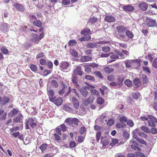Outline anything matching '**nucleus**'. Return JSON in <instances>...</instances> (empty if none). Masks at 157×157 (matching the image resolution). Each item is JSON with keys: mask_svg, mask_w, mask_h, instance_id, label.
<instances>
[{"mask_svg": "<svg viewBox=\"0 0 157 157\" xmlns=\"http://www.w3.org/2000/svg\"><path fill=\"white\" fill-rule=\"evenodd\" d=\"M133 137L136 139L141 144H142L144 145H146L147 144V143L145 141L140 138L137 136H136L135 135H133Z\"/></svg>", "mask_w": 157, "mask_h": 157, "instance_id": "nucleus-18", "label": "nucleus"}, {"mask_svg": "<svg viewBox=\"0 0 157 157\" xmlns=\"http://www.w3.org/2000/svg\"><path fill=\"white\" fill-rule=\"evenodd\" d=\"M92 59L91 57L87 56H82L80 58V60L82 62H86L89 61Z\"/></svg>", "mask_w": 157, "mask_h": 157, "instance_id": "nucleus-17", "label": "nucleus"}, {"mask_svg": "<svg viewBox=\"0 0 157 157\" xmlns=\"http://www.w3.org/2000/svg\"><path fill=\"white\" fill-rule=\"evenodd\" d=\"M30 68L31 70L33 71H36L37 70V67L35 65L33 64H31L30 65Z\"/></svg>", "mask_w": 157, "mask_h": 157, "instance_id": "nucleus-62", "label": "nucleus"}, {"mask_svg": "<svg viewBox=\"0 0 157 157\" xmlns=\"http://www.w3.org/2000/svg\"><path fill=\"white\" fill-rule=\"evenodd\" d=\"M87 90H89V88L87 86H85L84 88H82L80 90V93L83 97H85L87 95L88 92Z\"/></svg>", "mask_w": 157, "mask_h": 157, "instance_id": "nucleus-6", "label": "nucleus"}, {"mask_svg": "<svg viewBox=\"0 0 157 157\" xmlns=\"http://www.w3.org/2000/svg\"><path fill=\"white\" fill-rule=\"evenodd\" d=\"M114 120L112 119H110L108 121L107 123V124L109 126H111L114 123Z\"/></svg>", "mask_w": 157, "mask_h": 157, "instance_id": "nucleus-55", "label": "nucleus"}, {"mask_svg": "<svg viewBox=\"0 0 157 157\" xmlns=\"http://www.w3.org/2000/svg\"><path fill=\"white\" fill-rule=\"evenodd\" d=\"M48 145L47 144H44L40 146V148L42 152H43L46 149Z\"/></svg>", "mask_w": 157, "mask_h": 157, "instance_id": "nucleus-33", "label": "nucleus"}, {"mask_svg": "<svg viewBox=\"0 0 157 157\" xmlns=\"http://www.w3.org/2000/svg\"><path fill=\"white\" fill-rule=\"evenodd\" d=\"M80 133L82 134H85L86 132V129L84 126L81 127L80 129Z\"/></svg>", "mask_w": 157, "mask_h": 157, "instance_id": "nucleus-59", "label": "nucleus"}, {"mask_svg": "<svg viewBox=\"0 0 157 157\" xmlns=\"http://www.w3.org/2000/svg\"><path fill=\"white\" fill-rule=\"evenodd\" d=\"M143 133L144 132L139 131L138 129H135L132 132L133 135H135L136 136H137L138 135L141 137H142Z\"/></svg>", "mask_w": 157, "mask_h": 157, "instance_id": "nucleus-20", "label": "nucleus"}, {"mask_svg": "<svg viewBox=\"0 0 157 157\" xmlns=\"http://www.w3.org/2000/svg\"><path fill=\"white\" fill-rule=\"evenodd\" d=\"M67 123V125H71L72 124V118H68L66 119L64 122Z\"/></svg>", "mask_w": 157, "mask_h": 157, "instance_id": "nucleus-40", "label": "nucleus"}, {"mask_svg": "<svg viewBox=\"0 0 157 157\" xmlns=\"http://www.w3.org/2000/svg\"><path fill=\"white\" fill-rule=\"evenodd\" d=\"M119 121L122 123H124L127 121V119L125 117H121L119 118Z\"/></svg>", "mask_w": 157, "mask_h": 157, "instance_id": "nucleus-57", "label": "nucleus"}, {"mask_svg": "<svg viewBox=\"0 0 157 157\" xmlns=\"http://www.w3.org/2000/svg\"><path fill=\"white\" fill-rule=\"evenodd\" d=\"M149 120L148 121V125L149 126L154 127L155 124L157 123V119L155 117L151 115H148Z\"/></svg>", "mask_w": 157, "mask_h": 157, "instance_id": "nucleus-3", "label": "nucleus"}, {"mask_svg": "<svg viewBox=\"0 0 157 157\" xmlns=\"http://www.w3.org/2000/svg\"><path fill=\"white\" fill-rule=\"evenodd\" d=\"M14 6L16 9L19 11L22 12L24 10V8L21 4L16 3Z\"/></svg>", "mask_w": 157, "mask_h": 157, "instance_id": "nucleus-14", "label": "nucleus"}, {"mask_svg": "<svg viewBox=\"0 0 157 157\" xmlns=\"http://www.w3.org/2000/svg\"><path fill=\"white\" fill-rule=\"evenodd\" d=\"M72 100L73 106L75 109L77 110L79 106V101L78 100L76 99V98L74 97H72Z\"/></svg>", "mask_w": 157, "mask_h": 157, "instance_id": "nucleus-9", "label": "nucleus"}, {"mask_svg": "<svg viewBox=\"0 0 157 157\" xmlns=\"http://www.w3.org/2000/svg\"><path fill=\"white\" fill-rule=\"evenodd\" d=\"M138 7L141 10L145 11L147 9V5L145 2H142L139 4Z\"/></svg>", "mask_w": 157, "mask_h": 157, "instance_id": "nucleus-7", "label": "nucleus"}, {"mask_svg": "<svg viewBox=\"0 0 157 157\" xmlns=\"http://www.w3.org/2000/svg\"><path fill=\"white\" fill-rule=\"evenodd\" d=\"M97 46V44L95 43H89L87 44V47L88 48H93Z\"/></svg>", "mask_w": 157, "mask_h": 157, "instance_id": "nucleus-37", "label": "nucleus"}, {"mask_svg": "<svg viewBox=\"0 0 157 157\" xmlns=\"http://www.w3.org/2000/svg\"><path fill=\"white\" fill-rule=\"evenodd\" d=\"M131 146L132 148L135 151H140L141 150L140 148L134 145H132Z\"/></svg>", "mask_w": 157, "mask_h": 157, "instance_id": "nucleus-54", "label": "nucleus"}, {"mask_svg": "<svg viewBox=\"0 0 157 157\" xmlns=\"http://www.w3.org/2000/svg\"><path fill=\"white\" fill-rule=\"evenodd\" d=\"M124 79V77L123 76H121L118 78L117 84L120 86H121L122 84V83Z\"/></svg>", "mask_w": 157, "mask_h": 157, "instance_id": "nucleus-23", "label": "nucleus"}, {"mask_svg": "<svg viewBox=\"0 0 157 157\" xmlns=\"http://www.w3.org/2000/svg\"><path fill=\"white\" fill-rule=\"evenodd\" d=\"M69 63L67 62L63 61L60 63V67L63 70H66L69 67Z\"/></svg>", "mask_w": 157, "mask_h": 157, "instance_id": "nucleus-11", "label": "nucleus"}, {"mask_svg": "<svg viewBox=\"0 0 157 157\" xmlns=\"http://www.w3.org/2000/svg\"><path fill=\"white\" fill-rule=\"evenodd\" d=\"M133 83V84L137 87H139L141 84L140 79L137 78L134 79Z\"/></svg>", "mask_w": 157, "mask_h": 157, "instance_id": "nucleus-22", "label": "nucleus"}, {"mask_svg": "<svg viewBox=\"0 0 157 157\" xmlns=\"http://www.w3.org/2000/svg\"><path fill=\"white\" fill-rule=\"evenodd\" d=\"M102 50L105 52H108L110 51V48L108 46H104L102 47Z\"/></svg>", "mask_w": 157, "mask_h": 157, "instance_id": "nucleus-53", "label": "nucleus"}, {"mask_svg": "<svg viewBox=\"0 0 157 157\" xmlns=\"http://www.w3.org/2000/svg\"><path fill=\"white\" fill-rule=\"evenodd\" d=\"M97 102L98 104L102 105L104 103V100L101 97H99L97 99Z\"/></svg>", "mask_w": 157, "mask_h": 157, "instance_id": "nucleus-42", "label": "nucleus"}, {"mask_svg": "<svg viewBox=\"0 0 157 157\" xmlns=\"http://www.w3.org/2000/svg\"><path fill=\"white\" fill-rule=\"evenodd\" d=\"M70 87L67 88V86H64L63 88L59 91V94L61 96L64 95V97L68 95L70 93Z\"/></svg>", "mask_w": 157, "mask_h": 157, "instance_id": "nucleus-4", "label": "nucleus"}, {"mask_svg": "<svg viewBox=\"0 0 157 157\" xmlns=\"http://www.w3.org/2000/svg\"><path fill=\"white\" fill-rule=\"evenodd\" d=\"M71 88L70 87V89ZM71 92V95L73 96H76L78 98H79V96L78 94L76 92L75 89H73L71 90L70 89V92Z\"/></svg>", "mask_w": 157, "mask_h": 157, "instance_id": "nucleus-29", "label": "nucleus"}, {"mask_svg": "<svg viewBox=\"0 0 157 157\" xmlns=\"http://www.w3.org/2000/svg\"><path fill=\"white\" fill-rule=\"evenodd\" d=\"M90 66L89 65H85L84 67L85 69V71L87 73H89L91 71V69L90 68Z\"/></svg>", "mask_w": 157, "mask_h": 157, "instance_id": "nucleus-36", "label": "nucleus"}, {"mask_svg": "<svg viewBox=\"0 0 157 157\" xmlns=\"http://www.w3.org/2000/svg\"><path fill=\"white\" fill-rule=\"evenodd\" d=\"M18 112V111L15 109H13L9 113V114L11 117L14 116Z\"/></svg>", "mask_w": 157, "mask_h": 157, "instance_id": "nucleus-28", "label": "nucleus"}, {"mask_svg": "<svg viewBox=\"0 0 157 157\" xmlns=\"http://www.w3.org/2000/svg\"><path fill=\"white\" fill-rule=\"evenodd\" d=\"M91 92L92 94L97 96H99V93L98 91L95 89H92L91 90Z\"/></svg>", "mask_w": 157, "mask_h": 157, "instance_id": "nucleus-50", "label": "nucleus"}, {"mask_svg": "<svg viewBox=\"0 0 157 157\" xmlns=\"http://www.w3.org/2000/svg\"><path fill=\"white\" fill-rule=\"evenodd\" d=\"M98 21V19L96 17H94L91 18L89 20V22L91 23H94L97 22Z\"/></svg>", "mask_w": 157, "mask_h": 157, "instance_id": "nucleus-58", "label": "nucleus"}, {"mask_svg": "<svg viewBox=\"0 0 157 157\" xmlns=\"http://www.w3.org/2000/svg\"><path fill=\"white\" fill-rule=\"evenodd\" d=\"M73 71L75 74V75H77L81 76L82 75V72L81 67H77L76 69L73 70Z\"/></svg>", "mask_w": 157, "mask_h": 157, "instance_id": "nucleus-10", "label": "nucleus"}, {"mask_svg": "<svg viewBox=\"0 0 157 157\" xmlns=\"http://www.w3.org/2000/svg\"><path fill=\"white\" fill-rule=\"evenodd\" d=\"M118 143V140L117 139H113L112 140V142L110 143V145L111 146H113L115 144H117Z\"/></svg>", "mask_w": 157, "mask_h": 157, "instance_id": "nucleus-49", "label": "nucleus"}, {"mask_svg": "<svg viewBox=\"0 0 157 157\" xmlns=\"http://www.w3.org/2000/svg\"><path fill=\"white\" fill-rule=\"evenodd\" d=\"M101 135V132L100 131H98L96 133V141L98 142L100 139V136Z\"/></svg>", "mask_w": 157, "mask_h": 157, "instance_id": "nucleus-41", "label": "nucleus"}, {"mask_svg": "<svg viewBox=\"0 0 157 157\" xmlns=\"http://www.w3.org/2000/svg\"><path fill=\"white\" fill-rule=\"evenodd\" d=\"M33 24L34 25L38 27H40L42 26V23L41 22L38 20L34 21Z\"/></svg>", "mask_w": 157, "mask_h": 157, "instance_id": "nucleus-32", "label": "nucleus"}, {"mask_svg": "<svg viewBox=\"0 0 157 157\" xmlns=\"http://www.w3.org/2000/svg\"><path fill=\"white\" fill-rule=\"evenodd\" d=\"M125 33L126 36H128L129 38H133V34L130 31L126 30Z\"/></svg>", "mask_w": 157, "mask_h": 157, "instance_id": "nucleus-46", "label": "nucleus"}, {"mask_svg": "<svg viewBox=\"0 0 157 157\" xmlns=\"http://www.w3.org/2000/svg\"><path fill=\"white\" fill-rule=\"evenodd\" d=\"M141 129L142 130L147 133H149L151 132L150 129L145 126L141 127Z\"/></svg>", "mask_w": 157, "mask_h": 157, "instance_id": "nucleus-39", "label": "nucleus"}, {"mask_svg": "<svg viewBox=\"0 0 157 157\" xmlns=\"http://www.w3.org/2000/svg\"><path fill=\"white\" fill-rule=\"evenodd\" d=\"M71 55L75 57H77L78 56V53L75 50H73L71 52Z\"/></svg>", "mask_w": 157, "mask_h": 157, "instance_id": "nucleus-56", "label": "nucleus"}, {"mask_svg": "<svg viewBox=\"0 0 157 157\" xmlns=\"http://www.w3.org/2000/svg\"><path fill=\"white\" fill-rule=\"evenodd\" d=\"M10 101L9 98L7 97H4L2 98V104L4 105Z\"/></svg>", "mask_w": 157, "mask_h": 157, "instance_id": "nucleus-24", "label": "nucleus"}, {"mask_svg": "<svg viewBox=\"0 0 157 157\" xmlns=\"http://www.w3.org/2000/svg\"><path fill=\"white\" fill-rule=\"evenodd\" d=\"M0 29L2 30H6L8 29L7 24L6 23H3L0 26Z\"/></svg>", "mask_w": 157, "mask_h": 157, "instance_id": "nucleus-30", "label": "nucleus"}, {"mask_svg": "<svg viewBox=\"0 0 157 157\" xmlns=\"http://www.w3.org/2000/svg\"><path fill=\"white\" fill-rule=\"evenodd\" d=\"M142 78L143 80V83L145 86H147L146 83L148 82L147 76L145 75H142Z\"/></svg>", "mask_w": 157, "mask_h": 157, "instance_id": "nucleus-27", "label": "nucleus"}, {"mask_svg": "<svg viewBox=\"0 0 157 157\" xmlns=\"http://www.w3.org/2000/svg\"><path fill=\"white\" fill-rule=\"evenodd\" d=\"M32 37L33 38V40L35 43L37 44L40 41L38 35L35 34L32 35Z\"/></svg>", "mask_w": 157, "mask_h": 157, "instance_id": "nucleus-21", "label": "nucleus"}, {"mask_svg": "<svg viewBox=\"0 0 157 157\" xmlns=\"http://www.w3.org/2000/svg\"><path fill=\"white\" fill-rule=\"evenodd\" d=\"M76 41L75 40H70L69 41V46H73L74 45H75L76 44Z\"/></svg>", "mask_w": 157, "mask_h": 157, "instance_id": "nucleus-60", "label": "nucleus"}, {"mask_svg": "<svg viewBox=\"0 0 157 157\" xmlns=\"http://www.w3.org/2000/svg\"><path fill=\"white\" fill-rule=\"evenodd\" d=\"M91 39L90 36H88L87 37H82L78 39V40L80 41H85Z\"/></svg>", "mask_w": 157, "mask_h": 157, "instance_id": "nucleus-34", "label": "nucleus"}, {"mask_svg": "<svg viewBox=\"0 0 157 157\" xmlns=\"http://www.w3.org/2000/svg\"><path fill=\"white\" fill-rule=\"evenodd\" d=\"M23 116L21 114L19 113L17 116L14 118L13 121L15 122H21V120L22 119Z\"/></svg>", "mask_w": 157, "mask_h": 157, "instance_id": "nucleus-19", "label": "nucleus"}, {"mask_svg": "<svg viewBox=\"0 0 157 157\" xmlns=\"http://www.w3.org/2000/svg\"><path fill=\"white\" fill-rule=\"evenodd\" d=\"M51 84L52 86L56 88L58 86V84L57 82L55 80H53L51 82Z\"/></svg>", "mask_w": 157, "mask_h": 157, "instance_id": "nucleus-51", "label": "nucleus"}, {"mask_svg": "<svg viewBox=\"0 0 157 157\" xmlns=\"http://www.w3.org/2000/svg\"><path fill=\"white\" fill-rule=\"evenodd\" d=\"M133 61L132 60L126 61L125 63L126 67H131V65L132 64Z\"/></svg>", "mask_w": 157, "mask_h": 157, "instance_id": "nucleus-43", "label": "nucleus"}, {"mask_svg": "<svg viewBox=\"0 0 157 157\" xmlns=\"http://www.w3.org/2000/svg\"><path fill=\"white\" fill-rule=\"evenodd\" d=\"M93 101V99L91 98L90 97L84 101V104L85 105H87L88 104L91 103Z\"/></svg>", "mask_w": 157, "mask_h": 157, "instance_id": "nucleus-48", "label": "nucleus"}, {"mask_svg": "<svg viewBox=\"0 0 157 157\" xmlns=\"http://www.w3.org/2000/svg\"><path fill=\"white\" fill-rule=\"evenodd\" d=\"M143 70L147 75H149L150 73V68L149 67L147 66L143 67Z\"/></svg>", "mask_w": 157, "mask_h": 157, "instance_id": "nucleus-38", "label": "nucleus"}, {"mask_svg": "<svg viewBox=\"0 0 157 157\" xmlns=\"http://www.w3.org/2000/svg\"><path fill=\"white\" fill-rule=\"evenodd\" d=\"M101 143H102L103 147H106L107 145H108L109 144V141L107 140H104V138L103 137H101Z\"/></svg>", "mask_w": 157, "mask_h": 157, "instance_id": "nucleus-25", "label": "nucleus"}, {"mask_svg": "<svg viewBox=\"0 0 157 157\" xmlns=\"http://www.w3.org/2000/svg\"><path fill=\"white\" fill-rule=\"evenodd\" d=\"M152 65L155 68H157V58L154 59Z\"/></svg>", "mask_w": 157, "mask_h": 157, "instance_id": "nucleus-64", "label": "nucleus"}, {"mask_svg": "<svg viewBox=\"0 0 157 157\" xmlns=\"http://www.w3.org/2000/svg\"><path fill=\"white\" fill-rule=\"evenodd\" d=\"M132 95L133 98L136 99L138 98L140 96V94L138 92L133 93Z\"/></svg>", "mask_w": 157, "mask_h": 157, "instance_id": "nucleus-47", "label": "nucleus"}, {"mask_svg": "<svg viewBox=\"0 0 157 157\" xmlns=\"http://www.w3.org/2000/svg\"><path fill=\"white\" fill-rule=\"evenodd\" d=\"M1 51L4 54L6 55L7 54L9 53L8 50L4 47L2 48H1Z\"/></svg>", "mask_w": 157, "mask_h": 157, "instance_id": "nucleus-61", "label": "nucleus"}, {"mask_svg": "<svg viewBox=\"0 0 157 157\" xmlns=\"http://www.w3.org/2000/svg\"><path fill=\"white\" fill-rule=\"evenodd\" d=\"M35 118L29 117L28 119L26 120V121L25 123V129H29V124L32 128H34L37 125V124L35 122Z\"/></svg>", "mask_w": 157, "mask_h": 157, "instance_id": "nucleus-2", "label": "nucleus"}, {"mask_svg": "<svg viewBox=\"0 0 157 157\" xmlns=\"http://www.w3.org/2000/svg\"><path fill=\"white\" fill-rule=\"evenodd\" d=\"M147 25L149 27H151L155 26L156 25V23L155 20L152 19H148L147 21Z\"/></svg>", "mask_w": 157, "mask_h": 157, "instance_id": "nucleus-13", "label": "nucleus"}, {"mask_svg": "<svg viewBox=\"0 0 157 157\" xmlns=\"http://www.w3.org/2000/svg\"><path fill=\"white\" fill-rule=\"evenodd\" d=\"M116 29L118 33L116 35L117 38L120 40H124L125 37L124 33L127 30V28L122 26H119L116 27Z\"/></svg>", "mask_w": 157, "mask_h": 157, "instance_id": "nucleus-1", "label": "nucleus"}, {"mask_svg": "<svg viewBox=\"0 0 157 157\" xmlns=\"http://www.w3.org/2000/svg\"><path fill=\"white\" fill-rule=\"evenodd\" d=\"M105 20L108 22L110 23L115 21V18L112 16L107 15L105 18Z\"/></svg>", "mask_w": 157, "mask_h": 157, "instance_id": "nucleus-12", "label": "nucleus"}, {"mask_svg": "<svg viewBox=\"0 0 157 157\" xmlns=\"http://www.w3.org/2000/svg\"><path fill=\"white\" fill-rule=\"evenodd\" d=\"M71 81L74 84L77 88L79 87V86L78 84V80L76 75H73L71 78Z\"/></svg>", "mask_w": 157, "mask_h": 157, "instance_id": "nucleus-8", "label": "nucleus"}, {"mask_svg": "<svg viewBox=\"0 0 157 157\" xmlns=\"http://www.w3.org/2000/svg\"><path fill=\"white\" fill-rule=\"evenodd\" d=\"M55 97L54 98V101H52L53 102L57 105H61L62 103V99L60 97L58 98L56 100H55Z\"/></svg>", "mask_w": 157, "mask_h": 157, "instance_id": "nucleus-15", "label": "nucleus"}, {"mask_svg": "<svg viewBox=\"0 0 157 157\" xmlns=\"http://www.w3.org/2000/svg\"><path fill=\"white\" fill-rule=\"evenodd\" d=\"M124 84L128 87H130L132 86V82L129 79L126 80L124 82Z\"/></svg>", "mask_w": 157, "mask_h": 157, "instance_id": "nucleus-45", "label": "nucleus"}, {"mask_svg": "<svg viewBox=\"0 0 157 157\" xmlns=\"http://www.w3.org/2000/svg\"><path fill=\"white\" fill-rule=\"evenodd\" d=\"M79 122V121L77 118H72V124H73L74 125H77Z\"/></svg>", "mask_w": 157, "mask_h": 157, "instance_id": "nucleus-52", "label": "nucleus"}, {"mask_svg": "<svg viewBox=\"0 0 157 157\" xmlns=\"http://www.w3.org/2000/svg\"><path fill=\"white\" fill-rule=\"evenodd\" d=\"M63 132H65L66 130L67 127L64 124H61L59 126Z\"/></svg>", "mask_w": 157, "mask_h": 157, "instance_id": "nucleus-63", "label": "nucleus"}, {"mask_svg": "<svg viewBox=\"0 0 157 157\" xmlns=\"http://www.w3.org/2000/svg\"><path fill=\"white\" fill-rule=\"evenodd\" d=\"M47 91L49 101H54V98L55 97V96H54V91L50 89V88H47Z\"/></svg>", "mask_w": 157, "mask_h": 157, "instance_id": "nucleus-5", "label": "nucleus"}, {"mask_svg": "<svg viewBox=\"0 0 157 157\" xmlns=\"http://www.w3.org/2000/svg\"><path fill=\"white\" fill-rule=\"evenodd\" d=\"M110 58L112 59H113V60H111L109 62L110 63H111L115 61V59L119 58V57L117 55L113 54V55H112L110 56Z\"/></svg>", "mask_w": 157, "mask_h": 157, "instance_id": "nucleus-44", "label": "nucleus"}, {"mask_svg": "<svg viewBox=\"0 0 157 157\" xmlns=\"http://www.w3.org/2000/svg\"><path fill=\"white\" fill-rule=\"evenodd\" d=\"M86 109L83 107H81L79 109V111L77 110V112H78V114L81 115H83L85 113Z\"/></svg>", "mask_w": 157, "mask_h": 157, "instance_id": "nucleus-31", "label": "nucleus"}, {"mask_svg": "<svg viewBox=\"0 0 157 157\" xmlns=\"http://www.w3.org/2000/svg\"><path fill=\"white\" fill-rule=\"evenodd\" d=\"M105 71L107 73H110L114 71L113 69L108 67H105L104 69Z\"/></svg>", "mask_w": 157, "mask_h": 157, "instance_id": "nucleus-35", "label": "nucleus"}, {"mask_svg": "<svg viewBox=\"0 0 157 157\" xmlns=\"http://www.w3.org/2000/svg\"><path fill=\"white\" fill-rule=\"evenodd\" d=\"M90 31L89 29H85L81 32V34L85 36L90 34Z\"/></svg>", "mask_w": 157, "mask_h": 157, "instance_id": "nucleus-26", "label": "nucleus"}, {"mask_svg": "<svg viewBox=\"0 0 157 157\" xmlns=\"http://www.w3.org/2000/svg\"><path fill=\"white\" fill-rule=\"evenodd\" d=\"M123 9L126 11L131 12L134 10V8L131 5H126L123 7Z\"/></svg>", "mask_w": 157, "mask_h": 157, "instance_id": "nucleus-16", "label": "nucleus"}]
</instances>
